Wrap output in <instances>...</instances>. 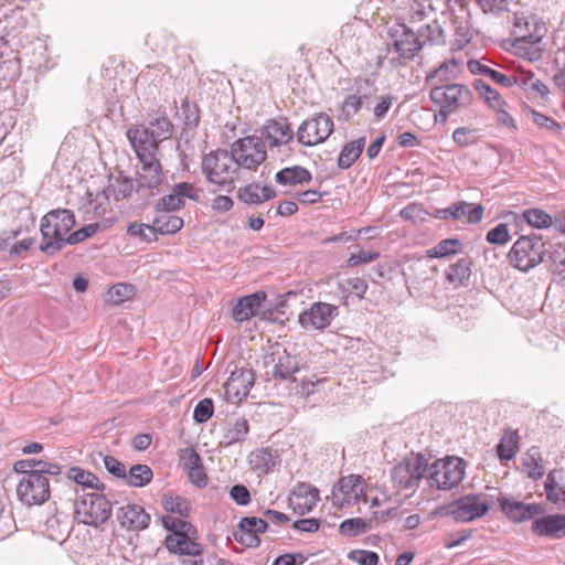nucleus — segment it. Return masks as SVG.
<instances>
[{
  "instance_id": "18",
  "label": "nucleus",
  "mask_w": 565,
  "mask_h": 565,
  "mask_svg": "<svg viewBox=\"0 0 565 565\" xmlns=\"http://www.w3.org/2000/svg\"><path fill=\"white\" fill-rule=\"evenodd\" d=\"M393 38V43L388 46V51L393 49L405 61L413 60L425 45L420 36H417L412 29L404 24L401 25V33L397 31Z\"/></svg>"
},
{
  "instance_id": "56",
  "label": "nucleus",
  "mask_w": 565,
  "mask_h": 565,
  "mask_svg": "<svg viewBox=\"0 0 565 565\" xmlns=\"http://www.w3.org/2000/svg\"><path fill=\"white\" fill-rule=\"evenodd\" d=\"M127 233L132 236H138L142 241L152 242L157 239V235L152 230V225L143 223H131L128 225Z\"/></svg>"
},
{
  "instance_id": "6",
  "label": "nucleus",
  "mask_w": 565,
  "mask_h": 565,
  "mask_svg": "<svg viewBox=\"0 0 565 565\" xmlns=\"http://www.w3.org/2000/svg\"><path fill=\"white\" fill-rule=\"evenodd\" d=\"M428 460L424 455L406 457L391 470L394 487L398 490L416 489L428 470Z\"/></svg>"
},
{
  "instance_id": "26",
  "label": "nucleus",
  "mask_w": 565,
  "mask_h": 565,
  "mask_svg": "<svg viewBox=\"0 0 565 565\" xmlns=\"http://www.w3.org/2000/svg\"><path fill=\"white\" fill-rule=\"evenodd\" d=\"M196 532L169 534L164 540V545L169 552L180 555L200 556L203 553V546L195 542L191 535Z\"/></svg>"
},
{
  "instance_id": "40",
  "label": "nucleus",
  "mask_w": 565,
  "mask_h": 565,
  "mask_svg": "<svg viewBox=\"0 0 565 565\" xmlns=\"http://www.w3.org/2000/svg\"><path fill=\"white\" fill-rule=\"evenodd\" d=\"M470 265L471 263L468 259L458 260L448 268L447 280L456 287L467 286L471 275Z\"/></svg>"
},
{
  "instance_id": "27",
  "label": "nucleus",
  "mask_w": 565,
  "mask_h": 565,
  "mask_svg": "<svg viewBox=\"0 0 565 565\" xmlns=\"http://www.w3.org/2000/svg\"><path fill=\"white\" fill-rule=\"evenodd\" d=\"M266 297L265 291H256L239 298L232 311L233 319L237 322L249 320L257 313Z\"/></svg>"
},
{
  "instance_id": "60",
  "label": "nucleus",
  "mask_w": 565,
  "mask_h": 565,
  "mask_svg": "<svg viewBox=\"0 0 565 565\" xmlns=\"http://www.w3.org/2000/svg\"><path fill=\"white\" fill-rule=\"evenodd\" d=\"M234 539L244 546L256 547L260 544L258 535L254 532L242 529L238 524V529L234 532Z\"/></svg>"
},
{
  "instance_id": "38",
  "label": "nucleus",
  "mask_w": 565,
  "mask_h": 565,
  "mask_svg": "<svg viewBox=\"0 0 565 565\" xmlns=\"http://www.w3.org/2000/svg\"><path fill=\"white\" fill-rule=\"evenodd\" d=\"M67 479L84 488L95 489L98 491L105 490V484L92 472L84 470L79 467H72L67 471Z\"/></svg>"
},
{
  "instance_id": "29",
  "label": "nucleus",
  "mask_w": 565,
  "mask_h": 565,
  "mask_svg": "<svg viewBox=\"0 0 565 565\" xmlns=\"http://www.w3.org/2000/svg\"><path fill=\"white\" fill-rule=\"evenodd\" d=\"M276 196L271 186L260 188L257 183L247 184L238 190V199L247 204H260Z\"/></svg>"
},
{
  "instance_id": "50",
  "label": "nucleus",
  "mask_w": 565,
  "mask_h": 565,
  "mask_svg": "<svg viewBox=\"0 0 565 565\" xmlns=\"http://www.w3.org/2000/svg\"><path fill=\"white\" fill-rule=\"evenodd\" d=\"M162 505L167 512L178 514L181 518L188 516L190 512V504L182 497L164 495Z\"/></svg>"
},
{
  "instance_id": "55",
  "label": "nucleus",
  "mask_w": 565,
  "mask_h": 565,
  "mask_svg": "<svg viewBox=\"0 0 565 565\" xmlns=\"http://www.w3.org/2000/svg\"><path fill=\"white\" fill-rule=\"evenodd\" d=\"M99 227L100 223L97 222L85 225L84 227L70 234L65 239V245H75L85 241L86 238L93 236Z\"/></svg>"
},
{
  "instance_id": "13",
  "label": "nucleus",
  "mask_w": 565,
  "mask_h": 565,
  "mask_svg": "<svg viewBox=\"0 0 565 565\" xmlns=\"http://www.w3.org/2000/svg\"><path fill=\"white\" fill-rule=\"evenodd\" d=\"M546 32L545 24L525 12H515L512 34L516 43L535 44L541 42Z\"/></svg>"
},
{
  "instance_id": "59",
  "label": "nucleus",
  "mask_w": 565,
  "mask_h": 565,
  "mask_svg": "<svg viewBox=\"0 0 565 565\" xmlns=\"http://www.w3.org/2000/svg\"><path fill=\"white\" fill-rule=\"evenodd\" d=\"M184 201L175 194V192L172 190V192L168 195H164L156 205V211H164V212H172L175 210H179L181 206H183Z\"/></svg>"
},
{
  "instance_id": "25",
  "label": "nucleus",
  "mask_w": 565,
  "mask_h": 565,
  "mask_svg": "<svg viewBox=\"0 0 565 565\" xmlns=\"http://www.w3.org/2000/svg\"><path fill=\"white\" fill-rule=\"evenodd\" d=\"M531 529L537 536L562 539L565 536V514H548L536 519Z\"/></svg>"
},
{
  "instance_id": "17",
  "label": "nucleus",
  "mask_w": 565,
  "mask_h": 565,
  "mask_svg": "<svg viewBox=\"0 0 565 565\" xmlns=\"http://www.w3.org/2000/svg\"><path fill=\"white\" fill-rule=\"evenodd\" d=\"M337 313V306L327 302H315L309 310L299 315V323L305 329L322 330L330 326Z\"/></svg>"
},
{
  "instance_id": "44",
  "label": "nucleus",
  "mask_w": 565,
  "mask_h": 565,
  "mask_svg": "<svg viewBox=\"0 0 565 565\" xmlns=\"http://www.w3.org/2000/svg\"><path fill=\"white\" fill-rule=\"evenodd\" d=\"M462 244L456 238H446L440 241L435 247L427 250L430 258H443L455 255L460 252Z\"/></svg>"
},
{
  "instance_id": "5",
  "label": "nucleus",
  "mask_w": 565,
  "mask_h": 565,
  "mask_svg": "<svg viewBox=\"0 0 565 565\" xmlns=\"http://www.w3.org/2000/svg\"><path fill=\"white\" fill-rule=\"evenodd\" d=\"M77 520L84 524L98 526L111 515V504L105 495L99 493H83L74 504Z\"/></svg>"
},
{
  "instance_id": "28",
  "label": "nucleus",
  "mask_w": 565,
  "mask_h": 565,
  "mask_svg": "<svg viewBox=\"0 0 565 565\" xmlns=\"http://www.w3.org/2000/svg\"><path fill=\"white\" fill-rule=\"evenodd\" d=\"M364 482L360 476L343 477L338 482V492L342 494L341 504L358 502L364 497Z\"/></svg>"
},
{
  "instance_id": "19",
  "label": "nucleus",
  "mask_w": 565,
  "mask_h": 565,
  "mask_svg": "<svg viewBox=\"0 0 565 565\" xmlns=\"http://www.w3.org/2000/svg\"><path fill=\"white\" fill-rule=\"evenodd\" d=\"M141 168L138 171L136 191H149L152 194L153 190L160 191L164 181L162 167L158 158L153 160L140 161Z\"/></svg>"
},
{
  "instance_id": "16",
  "label": "nucleus",
  "mask_w": 565,
  "mask_h": 565,
  "mask_svg": "<svg viewBox=\"0 0 565 565\" xmlns=\"http://www.w3.org/2000/svg\"><path fill=\"white\" fill-rule=\"evenodd\" d=\"M430 215L441 221H459L467 216L469 223H478L483 216V207L479 204L459 201L448 207L436 209Z\"/></svg>"
},
{
  "instance_id": "10",
  "label": "nucleus",
  "mask_w": 565,
  "mask_h": 565,
  "mask_svg": "<svg viewBox=\"0 0 565 565\" xmlns=\"http://www.w3.org/2000/svg\"><path fill=\"white\" fill-rule=\"evenodd\" d=\"M489 503L481 494H467L444 508L445 515L455 522L467 523L482 518L489 511Z\"/></svg>"
},
{
  "instance_id": "21",
  "label": "nucleus",
  "mask_w": 565,
  "mask_h": 565,
  "mask_svg": "<svg viewBox=\"0 0 565 565\" xmlns=\"http://www.w3.org/2000/svg\"><path fill=\"white\" fill-rule=\"evenodd\" d=\"M319 500V490L307 482H299L295 486L288 498L289 505L299 514L312 511Z\"/></svg>"
},
{
  "instance_id": "54",
  "label": "nucleus",
  "mask_w": 565,
  "mask_h": 565,
  "mask_svg": "<svg viewBox=\"0 0 565 565\" xmlns=\"http://www.w3.org/2000/svg\"><path fill=\"white\" fill-rule=\"evenodd\" d=\"M455 143L459 147H468L475 145L479 140V136L476 129L468 127H459L455 129L452 134Z\"/></svg>"
},
{
  "instance_id": "42",
  "label": "nucleus",
  "mask_w": 565,
  "mask_h": 565,
  "mask_svg": "<svg viewBox=\"0 0 565 565\" xmlns=\"http://www.w3.org/2000/svg\"><path fill=\"white\" fill-rule=\"evenodd\" d=\"M135 190L136 186L132 179L122 175L111 179L108 188L106 189L108 194L111 193L116 201L131 196Z\"/></svg>"
},
{
  "instance_id": "36",
  "label": "nucleus",
  "mask_w": 565,
  "mask_h": 565,
  "mask_svg": "<svg viewBox=\"0 0 565 565\" xmlns=\"http://www.w3.org/2000/svg\"><path fill=\"white\" fill-rule=\"evenodd\" d=\"M276 455L270 448H262L249 455V465L258 475L267 473L276 465Z\"/></svg>"
},
{
  "instance_id": "32",
  "label": "nucleus",
  "mask_w": 565,
  "mask_h": 565,
  "mask_svg": "<svg viewBox=\"0 0 565 565\" xmlns=\"http://www.w3.org/2000/svg\"><path fill=\"white\" fill-rule=\"evenodd\" d=\"M522 469L533 480L544 476L543 458L539 447H532L523 455Z\"/></svg>"
},
{
  "instance_id": "20",
  "label": "nucleus",
  "mask_w": 565,
  "mask_h": 565,
  "mask_svg": "<svg viewBox=\"0 0 565 565\" xmlns=\"http://www.w3.org/2000/svg\"><path fill=\"white\" fill-rule=\"evenodd\" d=\"M88 202L84 207L87 220L102 218L100 227H107L115 220V215L110 207L108 191L103 190L93 195L87 192Z\"/></svg>"
},
{
  "instance_id": "57",
  "label": "nucleus",
  "mask_w": 565,
  "mask_h": 565,
  "mask_svg": "<svg viewBox=\"0 0 565 565\" xmlns=\"http://www.w3.org/2000/svg\"><path fill=\"white\" fill-rule=\"evenodd\" d=\"M214 412L213 402L211 398H204L200 401L194 411H193V418L196 423H205L207 422Z\"/></svg>"
},
{
  "instance_id": "12",
  "label": "nucleus",
  "mask_w": 565,
  "mask_h": 565,
  "mask_svg": "<svg viewBox=\"0 0 565 565\" xmlns=\"http://www.w3.org/2000/svg\"><path fill=\"white\" fill-rule=\"evenodd\" d=\"M254 382L255 375L250 369L235 366L224 384L226 401L232 404L241 403L249 394Z\"/></svg>"
},
{
  "instance_id": "63",
  "label": "nucleus",
  "mask_w": 565,
  "mask_h": 565,
  "mask_svg": "<svg viewBox=\"0 0 565 565\" xmlns=\"http://www.w3.org/2000/svg\"><path fill=\"white\" fill-rule=\"evenodd\" d=\"M345 290L350 294L356 295L359 298H363L367 291V282L360 277H353L345 280Z\"/></svg>"
},
{
  "instance_id": "51",
  "label": "nucleus",
  "mask_w": 565,
  "mask_h": 565,
  "mask_svg": "<svg viewBox=\"0 0 565 565\" xmlns=\"http://www.w3.org/2000/svg\"><path fill=\"white\" fill-rule=\"evenodd\" d=\"M297 371V362L289 354H285L275 364L273 375L280 380H287Z\"/></svg>"
},
{
  "instance_id": "64",
  "label": "nucleus",
  "mask_w": 565,
  "mask_h": 565,
  "mask_svg": "<svg viewBox=\"0 0 565 565\" xmlns=\"http://www.w3.org/2000/svg\"><path fill=\"white\" fill-rule=\"evenodd\" d=\"M180 460L186 470L198 468V466H201L202 463L201 457L192 448H184L181 450Z\"/></svg>"
},
{
  "instance_id": "41",
  "label": "nucleus",
  "mask_w": 565,
  "mask_h": 565,
  "mask_svg": "<svg viewBox=\"0 0 565 565\" xmlns=\"http://www.w3.org/2000/svg\"><path fill=\"white\" fill-rule=\"evenodd\" d=\"M473 87L480 95V97L484 100V103L490 107L493 108H500L502 106H507L505 100L501 97V95L493 89L488 83L476 79L473 82Z\"/></svg>"
},
{
  "instance_id": "9",
  "label": "nucleus",
  "mask_w": 565,
  "mask_h": 565,
  "mask_svg": "<svg viewBox=\"0 0 565 565\" xmlns=\"http://www.w3.org/2000/svg\"><path fill=\"white\" fill-rule=\"evenodd\" d=\"M19 500L28 505H41L51 495L49 478L34 470L21 477L17 484Z\"/></svg>"
},
{
  "instance_id": "45",
  "label": "nucleus",
  "mask_w": 565,
  "mask_h": 565,
  "mask_svg": "<svg viewBox=\"0 0 565 565\" xmlns=\"http://www.w3.org/2000/svg\"><path fill=\"white\" fill-rule=\"evenodd\" d=\"M135 290L132 285L116 284L108 289L106 301L115 306L121 305L134 297Z\"/></svg>"
},
{
  "instance_id": "62",
  "label": "nucleus",
  "mask_w": 565,
  "mask_h": 565,
  "mask_svg": "<svg viewBox=\"0 0 565 565\" xmlns=\"http://www.w3.org/2000/svg\"><path fill=\"white\" fill-rule=\"evenodd\" d=\"M484 13L500 14L508 10V0H477Z\"/></svg>"
},
{
  "instance_id": "22",
  "label": "nucleus",
  "mask_w": 565,
  "mask_h": 565,
  "mask_svg": "<svg viewBox=\"0 0 565 565\" xmlns=\"http://www.w3.org/2000/svg\"><path fill=\"white\" fill-rule=\"evenodd\" d=\"M498 502L502 512L513 522H523L544 512L540 503H524L500 495Z\"/></svg>"
},
{
  "instance_id": "39",
  "label": "nucleus",
  "mask_w": 565,
  "mask_h": 565,
  "mask_svg": "<svg viewBox=\"0 0 565 565\" xmlns=\"http://www.w3.org/2000/svg\"><path fill=\"white\" fill-rule=\"evenodd\" d=\"M519 450V435L515 430H505L497 446V452L501 461L511 460Z\"/></svg>"
},
{
  "instance_id": "1",
  "label": "nucleus",
  "mask_w": 565,
  "mask_h": 565,
  "mask_svg": "<svg viewBox=\"0 0 565 565\" xmlns=\"http://www.w3.org/2000/svg\"><path fill=\"white\" fill-rule=\"evenodd\" d=\"M74 225L75 216L70 210L58 209L46 213L40 224V250L50 256L60 252L65 246V235Z\"/></svg>"
},
{
  "instance_id": "30",
  "label": "nucleus",
  "mask_w": 565,
  "mask_h": 565,
  "mask_svg": "<svg viewBox=\"0 0 565 565\" xmlns=\"http://www.w3.org/2000/svg\"><path fill=\"white\" fill-rule=\"evenodd\" d=\"M452 25L460 44H467L472 39L471 15L467 7H460L457 12L452 13Z\"/></svg>"
},
{
  "instance_id": "15",
  "label": "nucleus",
  "mask_w": 565,
  "mask_h": 565,
  "mask_svg": "<svg viewBox=\"0 0 565 565\" xmlns=\"http://www.w3.org/2000/svg\"><path fill=\"white\" fill-rule=\"evenodd\" d=\"M127 138L134 148L139 161L158 158L160 141L148 132L146 125H136L127 130Z\"/></svg>"
},
{
  "instance_id": "2",
  "label": "nucleus",
  "mask_w": 565,
  "mask_h": 565,
  "mask_svg": "<svg viewBox=\"0 0 565 565\" xmlns=\"http://www.w3.org/2000/svg\"><path fill=\"white\" fill-rule=\"evenodd\" d=\"M430 99L439 107L436 119L447 120L450 114L468 108L473 95L470 88L463 84L436 85L430 90Z\"/></svg>"
},
{
  "instance_id": "43",
  "label": "nucleus",
  "mask_w": 565,
  "mask_h": 565,
  "mask_svg": "<svg viewBox=\"0 0 565 565\" xmlns=\"http://www.w3.org/2000/svg\"><path fill=\"white\" fill-rule=\"evenodd\" d=\"M148 132H151L156 140L162 142L170 138L172 132V124L167 116H159L146 125Z\"/></svg>"
},
{
  "instance_id": "23",
  "label": "nucleus",
  "mask_w": 565,
  "mask_h": 565,
  "mask_svg": "<svg viewBox=\"0 0 565 565\" xmlns=\"http://www.w3.org/2000/svg\"><path fill=\"white\" fill-rule=\"evenodd\" d=\"M260 134L259 137H262L264 141H267L269 147L287 145L294 138L290 124L282 117L267 120Z\"/></svg>"
},
{
  "instance_id": "24",
  "label": "nucleus",
  "mask_w": 565,
  "mask_h": 565,
  "mask_svg": "<svg viewBox=\"0 0 565 565\" xmlns=\"http://www.w3.org/2000/svg\"><path fill=\"white\" fill-rule=\"evenodd\" d=\"M117 520L121 527L141 531L149 526L150 515L138 504H127L118 509Z\"/></svg>"
},
{
  "instance_id": "53",
  "label": "nucleus",
  "mask_w": 565,
  "mask_h": 565,
  "mask_svg": "<svg viewBox=\"0 0 565 565\" xmlns=\"http://www.w3.org/2000/svg\"><path fill=\"white\" fill-rule=\"evenodd\" d=\"M249 431L248 422L245 418L237 419L234 425L227 429L224 438L227 444H234L244 440Z\"/></svg>"
},
{
  "instance_id": "31",
  "label": "nucleus",
  "mask_w": 565,
  "mask_h": 565,
  "mask_svg": "<svg viewBox=\"0 0 565 565\" xmlns=\"http://www.w3.org/2000/svg\"><path fill=\"white\" fill-rule=\"evenodd\" d=\"M183 226V220L170 212L157 211L152 221V230L156 235H170L179 232Z\"/></svg>"
},
{
  "instance_id": "11",
  "label": "nucleus",
  "mask_w": 565,
  "mask_h": 565,
  "mask_svg": "<svg viewBox=\"0 0 565 565\" xmlns=\"http://www.w3.org/2000/svg\"><path fill=\"white\" fill-rule=\"evenodd\" d=\"M333 128L332 118L324 113H320L299 126L297 139L303 146H316L326 141L333 132Z\"/></svg>"
},
{
  "instance_id": "4",
  "label": "nucleus",
  "mask_w": 565,
  "mask_h": 565,
  "mask_svg": "<svg viewBox=\"0 0 565 565\" xmlns=\"http://www.w3.org/2000/svg\"><path fill=\"white\" fill-rule=\"evenodd\" d=\"M202 171L210 182L225 186L233 184L238 169L231 151L220 149L203 158Z\"/></svg>"
},
{
  "instance_id": "46",
  "label": "nucleus",
  "mask_w": 565,
  "mask_h": 565,
  "mask_svg": "<svg viewBox=\"0 0 565 565\" xmlns=\"http://www.w3.org/2000/svg\"><path fill=\"white\" fill-rule=\"evenodd\" d=\"M522 217L529 225L535 228H547L553 224L552 216L536 207L524 210Z\"/></svg>"
},
{
  "instance_id": "34",
  "label": "nucleus",
  "mask_w": 565,
  "mask_h": 565,
  "mask_svg": "<svg viewBox=\"0 0 565 565\" xmlns=\"http://www.w3.org/2000/svg\"><path fill=\"white\" fill-rule=\"evenodd\" d=\"M275 179L276 182L281 185H296L309 183L311 181V174L307 169L300 166H294L278 171Z\"/></svg>"
},
{
  "instance_id": "14",
  "label": "nucleus",
  "mask_w": 565,
  "mask_h": 565,
  "mask_svg": "<svg viewBox=\"0 0 565 565\" xmlns=\"http://www.w3.org/2000/svg\"><path fill=\"white\" fill-rule=\"evenodd\" d=\"M349 90L350 94L344 98L340 108V118L347 121L361 110L364 100L375 92V87L369 78H358Z\"/></svg>"
},
{
  "instance_id": "49",
  "label": "nucleus",
  "mask_w": 565,
  "mask_h": 565,
  "mask_svg": "<svg viewBox=\"0 0 565 565\" xmlns=\"http://www.w3.org/2000/svg\"><path fill=\"white\" fill-rule=\"evenodd\" d=\"M434 14V8L430 0H414L409 7V21L412 23L422 22Z\"/></svg>"
},
{
  "instance_id": "7",
  "label": "nucleus",
  "mask_w": 565,
  "mask_h": 565,
  "mask_svg": "<svg viewBox=\"0 0 565 565\" xmlns=\"http://www.w3.org/2000/svg\"><path fill=\"white\" fill-rule=\"evenodd\" d=\"M466 462L458 457H449L445 460H436L430 466L427 481L430 487L440 490H449L457 487L463 479Z\"/></svg>"
},
{
  "instance_id": "52",
  "label": "nucleus",
  "mask_w": 565,
  "mask_h": 565,
  "mask_svg": "<svg viewBox=\"0 0 565 565\" xmlns=\"http://www.w3.org/2000/svg\"><path fill=\"white\" fill-rule=\"evenodd\" d=\"M161 522L163 527L171 532L170 534L196 532L190 522L173 515H163Z\"/></svg>"
},
{
  "instance_id": "37",
  "label": "nucleus",
  "mask_w": 565,
  "mask_h": 565,
  "mask_svg": "<svg viewBox=\"0 0 565 565\" xmlns=\"http://www.w3.org/2000/svg\"><path fill=\"white\" fill-rule=\"evenodd\" d=\"M153 472L147 465H134L126 471L124 480L130 487L141 488L151 482Z\"/></svg>"
},
{
  "instance_id": "8",
  "label": "nucleus",
  "mask_w": 565,
  "mask_h": 565,
  "mask_svg": "<svg viewBox=\"0 0 565 565\" xmlns=\"http://www.w3.org/2000/svg\"><path fill=\"white\" fill-rule=\"evenodd\" d=\"M231 153L237 169L255 170L267 158L265 141L258 136L236 140L231 147Z\"/></svg>"
},
{
  "instance_id": "48",
  "label": "nucleus",
  "mask_w": 565,
  "mask_h": 565,
  "mask_svg": "<svg viewBox=\"0 0 565 565\" xmlns=\"http://www.w3.org/2000/svg\"><path fill=\"white\" fill-rule=\"evenodd\" d=\"M373 520L361 518L348 519L340 524V533L348 536H358L372 529Z\"/></svg>"
},
{
  "instance_id": "3",
  "label": "nucleus",
  "mask_w": 565,
  "mask_h": 565,
  "mask_svg": "<svg viewBox=\"0 0 565 565\" xmlns=\"http://www.w3.org/2000/svg\"><path fill=\"white\" fill-rule=\"evenodd\" d=\"M547 244L540 235H522L509 253L510 264L521 271H527L544 260Z\"/></svg>"
},
{
  "instance_id": "35",
  "label": "nucleus",
  "mask_w": 565,
  "mask_h": 565,
  "mask_svg": "<svg viewBox=\"0 0 565 565\" xmlns=\"http://www.w3.org/2000/svg\"><path fill=\"white\" fill-rule=\"evenodd\" d=\"M468 70L472 74H479V75H484V76L489 77L491 81L501 85L502 87H505V88L511 87L512 79H510V73L505 74V73L499 72L497 70H493L489 65L483 64L482 62H480L478 60L469 61Z\"/></svg>"
},
{
  "instance_id": "58",
  "label": "nucleus",
  "mask_w": 565,
  "mask_h": 565,
  "mask_svg": "<svg viewBox=\"0 0 565 565\" xmlns=\"http://www.w3.org/2000/svg\"><path fill=\"white\" fill-rule=\"evenodd\" d=\"M487 241L491 244L504 245L510 241L509 228L505 223H499L487 233Z\"/></svg>"
},
{
  "instance_id": "33",
  "label": "nucleus",
  "mask_w": 565,
  "mask_h": 565,
  "mask_svg": "<svg viewBox=\"0 0 565 565\" xmlns=\"http://www.w3.org/2000/svg\"><path fill=\"white\" fill-rule=\"evenodd\" d=\"M364 147L365 137L345 143L338 157V167L342 170L349 169L359 159Z\"/></svg>"
},
{
  "instance_id": "61",
  "label": "nucleus",
  "mask_w": 565,
  "mask_h": 565,
  "mask_svg": "<svg viewBox=\"0 0 565 565\" xmlns=\"http://www.w3.org/2000/svg\"><path fill=\"white\" fill-rule=\"evenodd\" d=\"M241 527L246 529L247 531L254 532L256 535L258 533L266 532L268 524L266 520L256 518V516H246L239 521Z\"/></svg>"
},
{
  "instance_id": "47",
  "label": "nucleus",
  "mask_w": 565,
  "mask_h": 565,
  "mask_svg": "<svg viewBox=\"0 0 565 565\" xmlns=\"http://www.w3.org/2000/svg\"><path fill=\"white\" fill-rule=\"evenodd\" d=\"M417 36H420L422 42H425V44H441L445 42L444 30L437 20H433L430 23L422 26L418 30Z\"/></svg>"
}]
</instances>
